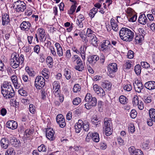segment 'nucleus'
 <instances>
[{
  "label": "nucleus",
  "instance_id": "obj_45",
  "mask_svg": "<svg viewBox=\"0 0 155 155\" xmlns=\"http://www.w3.org/2000/svg\"><path fill=\"white\" fill-rule=\"evenodd\" d=\"M76 7V6L74 4L72 5L70 8V9L68 11V13L69 14H73L75 11Z\"/></svg>",
  "mask_w": 155,
  "mask_h": 155
},
{
  "label": "nucleus",
  "instance_id": "obj_56",
  "mask_svg": "<svg viewBox=\"0 0 155 155\" xmlns=\"http://www.w3.org/2000/svg\"><path fill=\"white\" fill-rule=\"evenodd\" d=\"M83 128L84 130V131L86 132H87L89 129V124L88 122H87L86 124H84H84H83Z\"/></svg>",
  "mask_w": 155,
  "mask_h": 155
},
{
  "label": "nucleus",
  "instance_id": "obj_8",
  "mask_svg": "<svg viewBox=\"0 0 155 155\" xmlns=\"http://www.w3.org/2000/svg\"><path fill=\"white\" fill-rule=\"evenodd\" d=\"M35 82L36 88L41 89L45 85V80L43 77L38 76L36 78Z\"/></svg>",
  "mask_w": 155,
  "mask_h": 155
},
{
  "label": "nucleus",
  "instance_id": "obj_55",
  "mask_svg": "<svg viewBox=\"0 0 155 155\" xmlns=\"http://www.w3.org/2000/svg\"><path fill=\"white\" fill-rule=\"evenodd\" d=\"M145 100V102L146 103H148L151 102L152 101L151 97L150 96H147V97L145 96L144 97Z\"/></svg>",
  "mask_w": 155,
  "mask_h": 155
},
{
  "label": "nucleus",
  "instance_id": "obj_22",
  "mask_svg": "<svg viewBox=\"0 0 155 155\" xmlns=\"http://www.w3.org/2000/svg\"><path fill=\"white\" fill-rule=\"evenodd\" d=\"M147 19L145 14L140 15L138 19L139 23L141 24L145 25L147 22Z\"/></svg>",
  "mask_w": 155,
  "mask_h": 155
},
{
  "label": "nucleus",
  "instance_id": "obj_20",
  "mask_svg": "<svg viewBox=\"0 0 155 155\" xmlns=\"http://www.w3.org/2000/svg\"><path fill=\"white\" fill-rule=\"evenodd\" d=\"M11 79L15 87L18 88L20 87V84L18 82L17 76L14 74L11 76Z\"/></svg>",
  "mask_w": 155,
  "mask_h": 155
},
{
  "label": "nucleus",
  "instance_id": "obj_41",
  "mask_svg": "<svg viewBox=\"0 0 155 155\" xmlns=\"http://www.w3.org/2000/svg\"><path fill=\"white\" fill-rule=\"evenodd\" d=\"M135 89H138L137 92H141V90H142L143 88V86L142 83L139 82L137 83V87H135Z\"/></svg>",
  "mask_w": 155,
  "mask_h": 155
},
{
  "label": "nucleus",
  "instance_id": "obj_38",
  "mask_svg": "<svg viewBox=\"0 0 155 155\" xmlns=\"http://www.w3.org/2000/svg\"><path fill=\"white\" fill-rule=\"evenodd\" d=\"M135 73L137 75H139L141 72V67L140 65L137 64L135 67L134 69Z\"/></svg>",
  "mask_w": 155,
  "mask_h": 155
},
{
  "label": "nucleus",
  "instance_id": "obj_17",
  "mask_svg": "<svg viewBox=\"0 0 155 155\" xmlns=\"http://www.w3.org/2000/svg\"><path fill=\"white\" fill-rule=\"evenodd\" d=\"M57 123L59 126L61 128L64 127L66 125L65 118L64 117H56Z\"/></svg>",
  "mask_w": 155,
  "mask_h": 155
},
{
  "label": "nucleus",
  "instance_id": "obj_47",
  "mask_svg": "<svg viewBox=\"0 0 155 155\" xmlns=\"http://www.w3.org/2000/svg\"><path fill=\"white\" fill-rule=\"evenodd\" d=\"M29 110L30 112L32 114H34L36 111L34 105L31 104L29 106Z\"/></svg>",
  "mask_w": 155,
  "mask_h": 155
},
{
  "label": "nucleus",
  "instance_id": "obj_53",
  "mask_svg": "<svg viewBox=\"0 0 155 155\" xmlns=\"http://www.w3.org/2000/svg\"><path fill=\"white\" fill-rule=\"evenodd\" d=\"M25 69L28 72V74L30 76H34V71H32L30 70L29 67H26Z\"/></svg>",
  "mask_w": 155,
  "mask_h": 155
},
{
  "label": "nucleus",
  "instance_id": "obj_48",
  "mask_svg": "<svg viewBox=\"0 0 155 155\" xmlns=\"http://www.w3.org/2000/svg\"><path fill=\"white\" fill-rule=\"evenodd\" d=\"M81 102V99L79 97H76L74 99L73 101V104L74 105H78Z\"/></svg>",
  "mask_w": 155,
  "mask_h": 155
},
{
  "label": "nucleus",
  "instance_id": "obj_23",
  "mask_svg": "<svg viewBox=\"0 0 155 155\" xmlns=\"http://www.w3.org/2000/svg\"><path fill=\"white\" fill-rule=\"evenodd\" d=\"M57 50V54L59 57H61L63 55V49L62 47L58 43H56L55 44Z\"/></svg>",
  "mask_w": 155,
  "mask_h": 155
},
{
  "label": "nucleus",
  "instance_id": "obj_37",
  "mask_svg": "<svg viewBox=\"0 0 155 155\" xmlns=\"http://www.w3.org/2000/svg\"><path fill=\"white\" fill-rule=\"evenodd\" d=\"M64 74L65 76L67 79L69 80L71 78V74L70 71H68L67 69H65Z\"/></svg>",
  "mask_w": 155,
  "mask_h": 155
},
{
  "label": "nucleus",
  "instance_id": "obj_1",
  "mask_svg": "<svg viewBox=\"0 0 155 155\" xmlns=\"http://www.w3.org/2000/svg\"><path fill=\"white\" fill-rule=\"evenodd\" d=\"M119 34L121 39L129 42L133 39L134 35L133 32L126 28H122L119 31Z\"/></svg>",
  "mask_w": 155,
  "mask_h": 155
},
{
  "label": "nucleus",
  "instance_id": "obj_19",
  "mask_svg": "<svg viewBox=\"0 0 155 155\" xmlns=\"http://www.w3.org/2000/svg\"><path fill=\"white\" fill-rule=\"evenodd\" d=\"M144 86L149 90H153L155 89V82L153 81H148L145 84Z\"/></svg>",
  "mask_w": 155,
  "mask_h": 155
},
{
  "label": "nucleus",
  "instance_id": "obj_32",
  "mask_svg": "<svg viewBox=\"0 0 155 155\" xmlns=\"http://www.w3.org/2000/svg\"><path fill=\"white\" fill-rule=\"evenodd\" d=\"M120 102L122 104H124L128 102V100L127 97L124 95H121L119 97Z\"/></svg>",
  "mask_w": 155,
  "mask_h": 155
},
{
  "label": "nucleus",
  "instance_id": "obj_29",
  "mask_svg": "<svg viewBox=\"0 0 155 155\" xmlns=\"http://www.w3.org/2000/svg\"><path fill=\"white\" fill-rule=\"evenodd\" d=\"M84 65L82 62L77 64V65L75 66L74 68L79 71H81L84 70Z\"/></svg>",
  "mask_w": 155,
  "mask_h": 155
},
{
  "label": "nucleus",
  "instance_id": "obj_63",
  "mask_svg": "<svg viewBox=\"0 0 155 155\" xmlns=\"http://www.w3.org/2000/svg\"><path fill=\"white\" fill-rule=\"evenodd\" d=\"M50 49L51 51V53L54 56H56L57 54L56 53L55 51L54 48L53 46H51L50 47Z\"/></svg>",
  "mask_w": 155,
  "mask_h": 155
},
{
  "label": "nucleus",
  "instance_id": "obj_43",
  "mask_svg": "<svg viewBox=\"0 0 155 155\" xmlns=\"http://www.w3.org/2000/svg\"><path fill=\"white\" fill-rule=\"evenodd\" d=\"M81 89L80 86L78 84H76L74 86L73 91L75 93H77Z\"/></svg>",
  "mask_w": 155,
  "mask_h": 155
},
{
  "label": "nucleus",
  "instance_id": "obj_39",
  "mask_svg": "<svg viewBox=\"0 0 155 155\" xmlns=\"http://www.w3.org/2000/svg\"><path fill=\"white\" fill-rule=\"evenodd\" d=\"M38 150L40 152H45L47 151V147L44 144H41L38 147Z\"/></svg>",
  "mask_w": 155,
  "mask_h": 155
},
{
  "label": "nucleus",
  "instance_id": "obj_64",
  "mask_svg": "<svg viewBox=\"0 0 155 155\" xmlns=\"http://www.w3.org/2000/svg\"><path fill=\"white\" fill-rule=\"evenodd\" d=\"M127 12L128 14V16H130V15L134 14V10L131 8H129L127 10Z\"/></svg>",
  "mask_w": 155,
  "mask_h": 155
},
{
  "label": "nucleus",
  "instance_id": "obj_7",
  "mask_svg": "<svg viewBox=\"0 0 155 155\" xmlns=\"http://www.w3.org/2000/svg\"><path fill=\"white\" fill-rule=\"evenodd\" d=\"M108 75L111 78L114 77L115 76L114 73L117 70V64L115 63H112L110 64L107 67Z\"/></svg>",
  "mask_w": 155,
  "mask_h": 155
},
{
  "label": "nucleus",
  "instance_id": "obj_57",
  "mask_svg": "<svg viewBox=\"0 0 155 155\" xmlns=\"http://www.w3.org/2000/svg\"><path fill=\"white\" fill-rule=\"evenodd\" d=\"M149 142L148 141H146L143 143L142 145L143 148L144 149H148L149 148L148 145Z\"/></svg>",
  "mask_w": 155,
  "mask_h": 155
},
{
  "label": "nucleus",
  "instance_id": "obj_35",
  "mask_svg": "<svg viewBox=\"0 0 155 155\" xmlns=\"http://www.w3.org/2000/svg\"><path fill=\"white\" fill-rule=\"evenodd\" d=\"M15 152L13 148H9L6 151L5 155H15Z\"/></svg>",
  "mask_w": 155,
  "mask_h": 155
},
{
  "label": "nucleus",
  "instance_id": "obj_6",
  "mask_svg": "<svg viewBox=\"0 0 155 155\" xmlns=\"http://www.w3.org/2000/svg\"><path fill=\"white\" fill-rule=\"evenodd\" d=\"M13 8L17 12H23L26 8V5L23 2L18 0L13 4Z\"/></svg>",
  "mask_w": 155,
  "mask_h": 155
},
{
  "label": "nucleus",
  "instance_id": "obj_40",
  "mask_svg": "<svg viewBox=\"0 0 155 155\" xmlns=\"http://www.w3.org/2000/svg\"><path fill=\"white\" fill-rule=\"evenodd\" d=\"M140 102L138 100V98L137 96H135L134 97L133 101L132 103L134 106H136Z\"/></svg>",
  "mask_w": 155,
  "mask_h": 155
},
{
  "label": "nucleus",
  "instance_id": "obj_11",
  "mask_svg": "<svg viewBox=\"0 0 155 155\" xmlns=\"http://www.w3.org/2000/svg\"><path fill=\"white\" fill-rule=\"evenodd\" d=\"M93 88L95 92L100 97H103L105 95V92L103 89L99 87L97 84H95L93 86Z\"/></svg>",
  "mask_w": 155,
  "mask_h": 155
},
{
  "label": "nucleus",
  "instance_id": "obj_61",
  "mask_svg": "<svg viewBox=\"0 0 155 155\" xmlns=\"http://www.w3.org/2000/svg\"><path fill=\"white\" fill-rule=\"evenodd\" d=\"M134 52L132 51H128L127 53V57L131 59L134 57Z\"/></svg>",
  "mask_w": 155,
  "mask_h": 155
},
{
  "label": "nucleus",
  "instance_id": "obj_28",
  "mask_svg": "<svg viewBox=\"0 0 155 155\" xmlns=\"http://www.w3.org/2000/svg\"><path fill=\"white\" fill-rule=\"evenodd\" d=\"M144 38L143 36L140 35V34H137L135 38V44L141 43L142 41L144 40Z\"/></svg>",
  "mask_w": 155,
  "mask_h": 155
},
{
  "label": "nucleus",
  "instance_id": "obj_36",
  "mask_svg": "<svg viewBox=\"0 0 155 155\" xmlns=\"http://www.w3.org/2000/svg\"><path fill=\"white\" fill-rule=\"evenodd\" d=\"M97 8H94L90 10V12L89 13V16L91 17V18H93L94 17L95 14L97 12Z\"/></svg>",
  "mask_w": 155,
  "mask_h": 155
},
{
  "label": "nucleus",
  "instance_id": "obj_13",
  "mask_svg": "<svg viewBox=\"0 0 155 155\" xmlns=\"http://www.w3.org/2000/svg\"><path fill=\"white\" fill-rule=\"evenodd\" d=\"M88 62L92 65H94L99 59V57L97 55L89 56L87 58Z\"/></svg>",
  "mask_w": 155,
  "mask_h": 155
},
{
  "label": "nucleus",
  "instance_id": "obj_9",
  "mask_svg": "<svg viewBox=\"0 0 155 155\" xmlns=\"http://www.w3.org/2000/svg\"><path fill=\"white\" fill-rule=\"evenodd\" d=\"M110 42L107 40H104L103 42L100 43V50L104 52L108 51L110 50L111 46Z\"/></svg>",
  "mask_w": 155,
  "mask_h": 155
},
{
  "label": "nucleus",
  "instance_id": "obj_10",
  "mask_svg": "<svg viewBox=\"0 0 155 155\" xmlns=\"http://www.w3.org/2000/svg\"><path fill=\"white\" fill-rule=\"evenodd\" d=\"M11 58L15 59L17 62L18 63L20 62V64L23 63L24 59V56L23 54H21L19 56L18 54L16 53H14L12 54Z\"/></svg>",
  "mask_w": 155,
  "mask_h": 155
},
{
  "label": "nucleus",
  "instance_id": "obj_30",
  "mask_svg": "<svg viewBox=\"0 0 155 155\" xmlns=\"http://www.w3.org/2000/svg\"><path fill=\"white\" fill-rule=\"evenodd\" d=\"M53 60L52 58L49 56L46 59V62L47 64L48 67L49 68H51L53 67Z\"/></svg>",
  "mask_w": 155,
  "mask_h": 155
},
{
  "label": "nucleus",
  "instance_id": "obj_42",
  "mask_svg": "<svg viewBox=\"0 0 155 155\" xmlns=\"http://www.w3.org/2000/svg\"><path fill=\"white\" fill-rule=\"evenodd\" d=\"M123 88L124 90L129 91L132 89V86L130 84H127L123 85Z\"/></svg>",
  "mask_w": 155,
  "mask_h": 155
},
{
  "label": "nucleus",
  "instance_id": "obj_25",
  "mask_svg": "<svg viewBox=\"0 0 155 155\" xmlns=\"http://www.w3.org/2000/svg\"><path fill=\"white\" fill-rule=\"evenodd\" d=\"M15 59L13 58H11L10 60V64L13 68L15 69L19 66L20 62H17Z\"/></svg>",
  "mask_w": 155,
  "mask_h": 155
},
{
  "label": "nucleus",
  "instance_id": "obj_51",
  "mask_svg": "<svg viewBox=\"0 0 155 155\" xmlns=\"http://www.w3.org/2000/svg\"><path fill=\"white\" fill-rule=\"evenodd\" d=\"M19 93L21 96H26L27 95V93L26 91L22 89H20L18 90Z\"/></svg>",
  "mask_w": 155,
  "mask_h": 155
},
{
  "label": "nucleus",
  "instance_id": "obj_26",
  "mask_svg": "<svg viewBox=\"0 0 155 155\" xmlns=\"http://www.w3.org/2000/svg\"><path fill=\"white\" fill-rule=\"evenodd\" d=\"M110 24L112 29L115 31H117L118 30V28L116 21L113 18H112L110 20Z\"/></svg>",
  "mask_w": 155,
  "mask_h": 155
},
{
  "label": "nucleus",
  "instance_id": "obj_18",
  "mask_svg": "<svg viewBox=\"0 0 155 155\" xmlns=\"http://www.w3.org/2000/svg\"><path fill=\"white\" fill-rule=\"evenodd\" d=\"M0 143L1 147L6 149L8 148L9 144V141L8 139L4 138L1 139Z\"/></svg>",
  "mask_w": 155,
  "mask_h": 155
},
{
  "label": "nucleus",
  "instance_id": "obj_62",
  "mask_svg": "<svg viewBox=\"0 0 155 155\" xmlns=\"http://www.w3.org/2000/svg\"><path fill=\"white\" fill-rule=\"evenodd\" d=\"M78 34L82 39L84 40H85L86 38V37L87 38V35L85 34V32H84L78 33Z\"/></svg>",
  "mask_w": 155,
  "mask_h": 155
},
{
  "label": "nucleus",
  "instance_id": "obj_58",
  "mask_svg": "<svg viewBox=\"0 0 155 155\" xmlns=\"http://www.w3.org/2000/svg\"><path fill=\"white\" fill-rule=\"evenodd\" d=\"M34 130H30L29 129H28L26 130L25 132V134L27 136L28 135H31V134H32Z\"/></svg>",
  "mask_w": 155,
  "mask_h": 155
},
{
  "label": "nucleus",
  "instance_id": "obj_16",
  "mask_svg": "<svg viewBox=\"0 0 155 155\" xmlns=\"http://www.w3.org/2000/svg\"><path fill=\"white\" fill-rule=\"evenodd\" d=\"M31 26V24L29 21H23L21 24L20 27L22 30L28 31Z\"/></svg>",
  "mask_w": 155,
  "mask_h": 155
},
{
  "label": "nucleus",
  "instance_id": "obj_15",
  "mask_svg": "<svg viewBox=\"0 0 155 155\" xmlns=\"http://www.w3.org/2000/svg\"><path fill=\"white\" fill-rule=\"evenodd\" d=\"M6 127L9 128L14 130L16 129L17 127V123L14 120L8 121L6 124Z\"/></svg>",
  "mask_w": 155,
  "mask_h": 155
},
{
  "label": "nucleus",
  "instance_id": "obj_4",
  "mask_svg": "<svg viewBox=\"0 0 155 155\" xmlns=\"http://www.w3.org/2000/svg\"><path fill=\"white\" fill-rule=\"evenodd\" d=\"M104 121L105 127L103 128L104 131L107 136H109L112 134V129L111 128V119L106 117L104 118Z\"/></svg>",
  "mask_w": 155,
  "mask_h": 155
},
{
  "label": "nucleus",
  "instance_id": "obj_33",
  "mask_svg": "<svg viewBox=\"0 0 155 155\" xmlns=\"http://www.w3.org/2000/svg\"><path fill=\"white\" fill-rule=\"evenodd\" d=\"M92 138L93 141L95 142H98L99 141L100 138L99 134L97 132L92 133Z\"/></svg>",
  "mask_w": 155,
  "mask_h": 155
},
{
  "label": "nucleus",
  "instance_id": "obj_27",
  "mask_svg": "<svg viewBox=\"0 0 155 155\" xmlns=\"http://www.w3.org/2000/svg\"><path fill=\"white\" fill-rule=\"evenodd\" d=\"M79 53L81 54V57L83 61H84L85 60V49H84V46H81L79 48Z\"/></svg>",
  "mask_w": 155,
  "mask_h": 155
},
{
  "label": "nucleus",
  "instance_id": "obj_24",
  "mask_svg": "<svg viewBox=\"0 0 155 155\" xmlns=\"http://www.w3.org/2000/svg\"><path fill=\"white\" fill-rule=\"evenodd\" d=\"M81 120H78V123L75 124L74 126L76 132L77 133H79L82 129V125L81 124Z\"/></svg>",
  "mask_w": 155,
  "mask_h": 155
},
{
  "label": "nucleus",
  "instance_id": "obj_54",
  "mask_svg": "<svg viewBox=\"0 0 155 155\" xmlns=\"http://www.w3.org/2000/svg\"><path fill=\"white\" fill-rule=\"evenodd\" d=\"M41 98L43 100H45L47 94L44 90H41Z\"/></svg>",
  "mask_w": 155,
  "mask_h": 155
},
{
  "label": "nucleus",
  "instance_id": "obj_2",
  "mask_svg": "<svg viewBox=\"0 0 155 155\" xmlns=\"http://www.w3.org/2000/svg\"><path fill=\"white\" fill-rule=\"evenodd\" d=\"M84 100L87 103L84 104L85 108L87 110H90L93 107L96 106L97 103V99L94 97H92L91 94L87 93L85 96Z\"/></svg>",
  "mask_w": 155,
  "mask_h": 155
},
{
  "label": "nucleus",
  "instance_id": "obj_44",
  "mask_svg": "<svg viewBox=\"0 0 155 155\" xmlns=\"http://www.w3.org/2000/svg\"><path fill=\"white\" fill-rule=\"evenodd\" d=\"M12 95H11V94H10V92H8L7 93V94H6V95H7V96H5V95H3L4 97L5 98V99H10L12 97H13L15 96V92L14 91H12Z\"/></svg>",
  "mask_w": 155,
  "mask_h": 155
},
{
  "label": "nucleus",
  "instance_id": "obj_34",
  "mask_svg": "<svg viewBox=\"0 0 155 155\" xmlns=\"http://www.w3.org/2000/svg\"><path fill=\"white\" fill-rule=\"evenodd\" d=\"M128 18L129 21L134 22L137 20V15L136 14L134 13L130 15V16H128Z\"/></svg>",
  "mask_w": 155,
  "mask_h": 155
},
{
  "label": "nucleus",
  "instance_id": "obj_60",
  "mask_svg": "<svg viewBox=\"0 0 155 155\" xmlns=\"http://www.w3.org/2000/svg\"><path fill=\"white\" fill-rule=\"evenodd\" d=\"M40 50L39 46L38 45H36L34 48V51L37 54H38Z\"/></svg>",
  "mask_w": 155,
  "mask_h": 155
},
{
  "label": "nucleus",
  "instance_id": "obj_12",
  "mask_svg": "<svg viewBox=\"0 0 155 155\" xmlns=\"http://www.w3.org/2000/svg\"><path fill=\"white\" fill-rule=\"evenodd\" d=\"M54 134V132L52 128H50L46 130V136L50 140H53L55 139Z\"/></svg>",
  "mask_w": 155,
  "mask_h": 155
},
{
  "label": "nucleus",
  "instance_id": "obj_14",
  "mask_svg": "<svg viewBox=\"0 0 155 155\" xmlns=\"http://www.w3.org/2000/svg\"><path fill=\"white\" fill-rule=\"evenodd\" d=\"M38 33L40 41L41 42H44L46 38H45V33L44 30L42 28H39L38 30Z\"/></svg>",
  "mask_w": 155,
  "mask_h": 155
},
{
  "label": "nucleus",
  "instance_id": "obj_31",
  "mask_svg": "<svg viewBox=\"0 0 155 155\" xmlns=\"http://www.w3.org/2000/svg\"><path fill=\"white\" fill-rule=\"evenodd\" d=\"M112 84L109 82L103 83L102 85V87L106 90L110 91L111 89Z\"/></svg>",
  "mask_w": 155,
  "mask_h": 155
},
{
  "label": "nucleus",
  "instance_id": "obj_21",
  "mask_svg": "<svg viewBox=\"0 0 155 155\" xmlns=\"http://www.w3.org/2000/svg\"><path fill=\"white\" fill-rule=\"evenodd\" d=\"M2 25H7L10 22L9 15L6 14L2 16Z\"/></svg>",
  "mask_w": 155,
  "mask_h": 155
},
{
  "label": "nucleus",
  "instance_id": "obj_49",
  "mask_svg": "<svg viewBox=\"0 0 155 155\" xmlns=\"http://www.w3.org/2000/svg\"><path fill=\"white\" fill-rule=\"evenodd\" d=\"M141 65L143 68L146 69H148L149 67H150V64L146 62H141Z\"/></svg>",
  "mask_w": 155,
  "mask_h": 155
},
{
  "label": "nucleus",
  "instance_id": "obj_5",
  "mask_svg": "<svg viewBox=\"0 0 155 155\" xmlns=\"http://www.w3.org/2000/svg\"><path fill=\"white\" fill-rule=\"evenodd\" d=\"M1 88L2 94L6 96V94L8 92H10V94L12 95V91H14L10 83L6 81L4 82L3 86H1Z\"/></svg>",
  "mask_w": 155,
  "mask_h": 155
},
{
  "label": "nucleus",
  "instance_id": "obj_59",
  "mask_svg": "<svg viewBox=\"0 0 155 155\" xmlns=\"http://www.w3.org/2000/svg\"><path fill=\"white\" fill-rule=\"evenodd\" d=\"M149 115L150 116H155V109L154 108L150 109L149 110Z\"/></svg>",
  "mask_w": 155,
  "mask_h": 155
},
{
  "label": "nucleus",
  "instance_id": "obj_52",
  "mask_svg": "<svg viewBox=\"0 0 155 155\" xmlns=\"http://www.w3.org/2000/svg\"><path fill=\"white\" fill-rule=\"evenodd\" d=\"M129 130L131 133H134L135 131V127L134 124H130L129 127Z\"/></svg>",
  "mask_w": 155,
  "mask_h": 155
},
{
  "label": "nucleus",
  "instance_id": "obj_50",
  "mask_svg": "<svg viewBox=\"0 0 155 155\" xmlns=\"http://www.w3.org/2000/svg\"><path fill=\"white\" fill-rule=\"evenodd\" d=\"M139 34H140L141 36H143L144 38V36L146 34V31L143 28H140L138 29Z\"/></svg>",
  "mask_w": 155,
  "mask_h": 155
},
{
  "label": "nucleus",
  "instance_id": "obj_46",
  "mask_svg": "<svg viewBox=\"0 0 155 155\" xmlns=\"http://www.w3.org/2000/svg\"><path fill=\"white\" fill-rule=\"evenodd\" d=\"M53 89H54L55 90L57 89H59L60 88V85L58 83V82L57 81H54L53 84Z\"/></svg>",
  "mask_w": 155,
  "mask_h": 155
},
{
  "label": "nucleus",
  "instance_id": "obj_3",
  "mask_svg": "<svg viewBox=\"0 0 155 155\" xmlns=\"http://www.w3.org/2000/svg\"><path fill=\"white\" fill-rule=\"evenodd\" d=\"M95 33L91 29H87L86 32L87 38L89 40V42L91 45L95 47H97L99 41Z\"/></svg>",
  "mask_w": 155,
  "mask_h": 155
}]
</instances>
